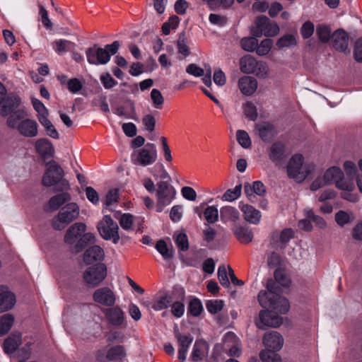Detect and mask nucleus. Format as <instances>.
<instances>
[{
    "label": "nucleus",
    "instance_id": "nucleus-58",
    "mask_svg": "<svg viewBox=\"0 0 362 362\" xmlns=\"http://www.w3.org/2000/svg\"><path fill=\"white\" fill-rule=\"evenodd\" d=\"M244 112L250 120L255 121L257 117V107L252 102H247L245 104Z\"/></svg>",
    "mask_w": 362,
    "mask_h": 362
},
{
    "label": "nucleus",
    "instance_id": "nucleus-10",
    "mask_svg": "<svg viewBox=\"0 0 362 362\" xmlns=\"http://www.w3.org/2000/svg\"><path fill=\"white\" fill-rule=\"evenodd\" d=\"M293 236L294 232L291 228H285L280 232L275 230L271 234L269 245L275 250H284Z\"/></svg>",
    "mask_w": 362,
    "mask_h": 362
},
{
    "label": "nucleus",
    "instance_id": "nucleus-2",
    "mask_svg": "<svg viewBox=\"0 0 362 362\" xmlns=\"http://www.w3.org/2000/svg\"><path fill=\"white\" fill-rule=\"evenodd\" d=\"M315 170L313 163H304L303 156L300 154L293 155L288 160L286 171L290 178L300 182Z\"/></svg>",
    "mask_w": 362,
    "mask_h": 362
},
{
    "label": "nucleus",
    "instance_id": "nucleus-63",
    "mask_svg": "<svg viewBox=\"0 0 362 362\" xmlns=\"http://www.w3.org/2000/svg\"><path fill=\"white\" fill-rule=\"evenodd\" d=\"M336 187L342 190L351 192L354 189V182L351 180H346L344 176L339 179L335 183Z\"/></svg>",
    "mask_w": 362,
    "mask_h": 362
},
{
    "label": "nucleus",
    "instance_id": "nucleus-37",
    "mask_svg": "<svg viewBox=\"0 0 362 362\" xmlns=\"http://www.w3.org/2000/svg\"><path fill=\"white\" fill-rule=\"evenodd\" d=\"M13 322L14 317L11 314H5L0 317V337L9 332Z\"/></svg>",
    "mask_w": 362,
    "mask_h": 362
},
{
    "label": "nucleus",
    "instance_id": "nucleus-41",
    "mask_svg": "<svg viewBox=\"0 0 362 362\" xmlns=\"http://www.w3.org/2000/svg\"><path fill=\"white\" fill-rule=\"evenodd\" d=\"M316 35L319 40L323 42H327L332 40L331 29L326 25H319L316 28Z\"/></svg>",
    "mask_w": 362,
    "mask_h": 362
},
{
    "label": "nucleus",
    "instance_id": "nucleus-55",
    "mask_svg": "<svg viewBox=\"0 0 362 362\" xmlns=\"http://www.w3.org/2000/svg\"><path fill=\"white\" fill-rule=\"evenodd\" d=\"M335 221L339 226L343 227L346 224L351 223V218L347 212L340 210L335 214Z\"/></svg>",
    "mask_w": 362,
    "mask_h": 362
},
{
    "label": "nucleus",
    "instance_id": "nucleus-35",
    "mask_svg": "<svg viewBox=\"0 0 362 362\" xmlns=\"http://www.w3.org/2000/svg\"><path fill=\"white\" fill-rule=\"evenodd\" d=\"M38 120L45 127L47 134L49 136L55 139H58L59 138V134L51 121L48 119V115L42 116L38 119Z\"/></svg>",
    "mask_w": 362,
    "mask_h": 362
},
{
    "label": "nucleus",
    "instance_id": "nucleus-62",
    "mask_svg": "<svg viewBox=\"0 0 362 362\" xmlns=\"http://www.w3.org/2000/svg\"><path fill=\"white\" fill-rule=\"evenodd\" d=\"M175 244L177 247L182 250L185 251L188 250L189 248V243H188V238L186 234L185 233H179L176 235L175 239Z\"/></svg>",
    "mask_w": 362,
    "mask_h": 362
},
{
    "label": "nucleus",
    "instance_id": "nucleus-21",
    "mask_svg": "<svg viewBox=\"0 0 362 362\" xmlns=\"http://www.w3.org/2000/svg\"><path fill=\"white\" fill-rule=\"evenodd\" d=\"M86 229V226L84 223H75L66 230L64 235L65 243L69 245L74 244L81 233L85 232Z\"/></svg>",
    "mask_w": 362,
    "mask_h": 362
},
{
    "label": "nucleus",
    "instance_id": "nucleus-18",
    "mask_svg": "<svg viewBox=\"0 0 362 362\" xmlns=\"http://www.w3.org/2000/svg\"><path fill=\"white\" fill-rule=\"evenodd\" d=\"M18 132L25 137H35L38 134V124L31 119H24L18 124Z\"/></svg>",
    "mask_w": 362,
    "mask_h": 362
},
{
    "label": "nucleus",
    "instance_id": "nucleus-61",
    "mask_svg": "<svg viewBox=\"0 0 362 362\" xmlns=\"http://www.w3.org/2000/svg\"><path fill=\"white\" fill-rule=\"evenodd\" d=\"M115 114L120 117H125L127 118L135 119L136 117V111L135 107L133 103L130 104V111L127 112L124 110V107L123 106L117 107L115 110Z\"/></svg>",
    "mask_w": 362,
    "mask_h": 362
},
{
    "label": "nucleus",
    "instance_id": "nucleus-44",
    "mask_svg": "<svg viewBox=\"0 0 362 362\" xmlns=\"http://www.w3.org/2000/svg\"><path fill=\"white\" fill-rule=\"evenodd\" d=\"M259 357L262 362H281L280 356L270 349L262 351Z\"/></svg>",
    "mask_w": 362,
    "mask_h": 362
},
{
    "label": "nucleus",
    "instance_id": "nucleus-51",
    "mask_svg": "<svg viewBox=\"0 0 362 362\" xmlns=\"http://www.w3.org/2000/svg\"><path fill=\"white\" fill-rule=\"evenodd\" d=\"M255 74L259 78H267L269 75V69L266 62L262 61H257L255 66Z\"/></svg>",
    "mask_w": 362,
    "mask_h": 362
},
{
    "label": "nucleus",
    "instance_id": "nucleus-15",
    "mask_svg": "<svg viewBox=\"0 0 362 362\" xmlns=\"http://www.w3.org/2000/svg\"><path fill=\"white\" fill-rule=\"evenodd\" d=\"M16 297L7 286H0V313L11 310L16 305Z\"/></svg>",
    "mask_w": 362,
    "mask_h": 362
},
{
    "label": "nucleus",
    "instance_id": "nucleus-4",
    "mask_svg": "<svg viewBox=\"0 0 362 362\" xmlns=\"http://www.w3.org/2000/svg\"><path fill=\"white\" fill-rule=\"evenodd\" d=\"M257 298L262 308H270L276 313L285 314L290 308L286 298L274 294L272 296H269L268 293L264 291H259Z\"/></svg>",
    "mask_w": 362,
    "mask_h": 362
},
{
    "label": "nucleus",
    "instance_id": "nucleus-48",
    "mask_svg": "<svg viewBox=\"0 0 362 362\" xmlns=\"http://www.w3.org/2000/svg\"><path fill=\"white\" fill-rule=\"evenodd\" d=\"M242 185H239L233 189H229L223 195V200L232 202L237 199L241 194Z\"/></svg>",
    "mask_w": 362,
    "mask_h": 362
},
{
    "label": "nucleus",
    "instance_id": "nucleus-13",
    "mask_svg": "<svg viewBox=\"0 0 362 362\" xmlns=\"http://www.w3.org/2000/svg\"><path fill=\"white\" fill-rule=\"evenodd\" d=\"M102 313L108 323L114 327H122L125 322V315L119 306H112L102 309Z\"/></svg>",
    "mask_w": 362,
    "mask_h": 362
},
{
    "label": "nucleus",
    "instance_id": "nucleus-36",
    "mask_svg": "<svg viewBox=\"0 0 362 362\" xmlns=\"http://www.w3.org/2000/svg\"><path fill=\"white\" fill-rule=\"evenodd\" d=\"M95 240V238L93 233H85L76 244L74 247L75 252L78 253L81 252L88 245L94 243Z\"/></svg>",
    "mask_w": 362,
    "mask_h": 362
},
{
    "label": "nucleus",
    "instance_id": "nucleus-17",
    "mask_svg": "<svg viewBox=\"0 0 362 362\" xmlns=\"http://www.w3.org/2000/svg\"><path fill=\"white\" fill-rule=\"evenodd\" d=\"M264 345L270 350L279 351L284 345V339L282 336L276 331L267 332L263 337Z\"/></svg>",
    "mask_w": 362,
    "mask_h": 362
},
{
    "label": "nucleus",
    "instance_id": "nucleus-39",
    "mask_svg": "<svg viewBox=\"0 0 362 362\" xmlns=\"http://www.w3.org/2000/svg\"><path fill=\"white\" fill-rule=\"evenodd\" d=\"M108 357L110 361H120L125 358V349L122 345L111 347L108 351Z\"/></svg>",
    "mask_w": 362,
    "mask_h": 362
},
{
    "label": "nucleus",
    "instance_id": "nucleus-60",
    "mask_svg": "<svg viewBox=\"0 0 362 362\" xmlns=\"http://www.w3.org/2000/svg\"><path fill=\"white\" fill-rule=\"evenodd\" d=\"M134 220V217L133 215L130 214H124L119 218V224L123 229L129 230L132 228Z\"/></svg>",
    "mask_w": 362,
    "mask_h": 362
},
{
    "label": "nucleus",
    "instance_id": "nucleus-45",
    "mask_svg": "<svg viewBox=\"0 0 362 362\" xmlns=\"http://www.w3.org/2000/svg\"><path fill=\"white\" fill-rule=\"evenodd\" d=\"M204 217L209 223H214L218 219V211L214 206H207L204 211Z\"/></svg>",
    "mask_w": 362,
    "mask_h": 362
},
{
    "label": "nucleus",
    "instance_id": "nucleus-46",
    "mask_svg": "<svg viewBox=\"0 0 362 362\" xmlns=\"http://www.w3.org/2000/svg\"><path fill=\"white\" fill-rule=\"evenodd\" d=\"M272 45L273 42L272 40L264 39L261 41L260 44L257 43L255 52L259 56H264L269 52L272 47Z\"/></svg>",
    "mask_w": 362,
    "mask_h": 362
},
{
    "label": "nucleus",
    "instance_id": "nucleus-54",
    "mask_svg": "<svg viewBox=\"0 0 362 362\" xmlns=\"http://www.w3.org/2000/svg\"><path fill=\"white\" fill-rule=\"evenodd\" d=\"M206 309L211 314H216L221 311L223 307V301L221 300H212L207 301Z\"/></svg>",
    "mask_w": 362,
    "mask_h": 362
},
{
    "label": "nucleus",
    "instance_id": "nucleus-34",
    "mask_svg": "<svg viewBox=\"0 0 362 362\" xmlns=\"http://www.w3.org/2000/svg\"><path fill=\"white\" fill-rule=\"evenodd\" d=\"M207 354V345L202 341H196L192 351V359L195 361H202Z\"/></svg>",
    "mask_w": 362,
    "mask_h": 362
},
{
    "label": "nucleus",
    "instance_id": "nucleus-27",
    "mask_svg": "<svg viewBox=\"0 0 362 362\" xmlns=\"http://www.w3.org/2000/svg\"><path fill=\"white\" fill-rule=\"evenodd\" d=\"M22 343L21 334H12L4 340V350L7 354L14 353Z\"/></svg>",
    "mask_w": 362,
    "mask_h": 362
},
{
    "label": "nucleus",
    "instance_id": "nucleus-3",
    "mask_svg": "<svg viewBox=\"0 0 362 362\" xmlns=\"http://www.w3.org/2000/svg\"><path fill=\"white\" fill-rule=\"evenodd\" d=\"M79 212V206L76 203L67 204L52 219V227L57 230L64 229L70 223L78 218Z\"/></svg>",
    "mask_w": 362,
    "mask_h": 362
},
{
    "label": "nucleus",
    "instance_id": "nucleus-49",
    "mask_svg": "<svg viewBox=\"0 0 362 362\" xmlns=\"http://www.w3.org/2000/svg\"><path fill=\"white\" fill-rule=\"evenodd\" d=\"M296 38L293 35H285L278 40L276 46L281 49L296 45Z\"/></svg>",
    "mask_w": 362,
    "mask_h": 362
},
{
    "label": "nucleus",
    "instance_id": "nucleus-20",
    "mask_svg": "<svg viewBox=\"0 0 362 362\" xmlns=\"http://www.w3.org/2000/svg\"><path fill=\"white\" fill-rule=\"evenodd\" d=\"M238 88L245 95H252L257 88V81L252 76H243L238 81Z\"/></svg>",
    "mask_w": 362,
    "mask_h": 362
},
{
    "label": "nucleus",
    "instance_id": "nucleus-38",
    "mask_svg": "<svg viewBox=\"0 0 362 362\" xmlns=\"http://www.w3.org/2000/svg\"><path fill=\"white\" fill-rule=\"evenodd\" d=\"M174 297L173 294L166 293L160 296L153 305V308L155 310H160L166 309L173 303Z\"/></svg>",
    "mask_w": 362,
    "mask_h": 362
},
{
    "label": "nucleus",
    "instance_id": "nucleus-28",
    "mask_svg": "<svg viewBox=\"0 0 362 362\" xmlns=\"http://www.w3.org/2000/svg\"><path fill=\"white\" fill-rule=\"evenodd\" d=\"M71 199L70 194L62 192L52 197L48 202V206L50 210L56 211L64 204Z\"/></svg>",
    "mask_w": 362,
    "mask_h": 362
},
{
    "label": "nucleus",
    "instance_id": "nucleus-11",
    "mask_svg": "<svg viewBox=\"0 0 362 362\" xmlns=\"http://www.w3.org/2000/svg\"><path fill=\"white\" fill-rule=\"evenodd\" d=\"M86 54L88 63L93 65L106 64L110 59L106 50L97 45L88 48Z\"/></svg>",
    "mask_w": 362,
    "mask_h": 362
},
{
    "label": "nucleus",
    "instance_id": "nucleus-33",
    "mask_svg": "<svg viewBox=\"0 0 362 362\" xmlns=\"http://www.w3.org/2000/svg\"><path fill=\"white\" fill-rule=\"evenodd\" d=\"M255 129L258 131L260 138L265 141H270L274 135V127L269 124H256Z\"/></svg>",
    "mask_w": 362,
    "mask_h": 362
},
{
    "label": "nucleus",
    "instance_id": "nucleus-16",
    "mask_svg": "<svg viewBox=\"0 0 362 362\" xmlns=\"http://www.w3.org/2000/svg\"><path fill=\"white\" fill-rule=\"evenodd\" d=\"M349 36L343 29H338L332 34L333 47L339 52H345L349 47Z\"/></svg>",
    "mask_w": 362,
    "mask_h": 362
},
{
    "label": "nucleus",
    "instance_id": "nucleus-19",
    "mask_svg": "<svg viewBox=\"0 0 362 362\" xmlns=\"http://www.w3.org/2000/svg\"><path fill=\"white\" fill-rule=\"evenodd\" d=\"M269 157L276 166H280L286 158L284 145L279 142L274 143L269 148Z\"/></svg>",
    "mask_w": 362,
    "mask_h": 362
},
{
    "label": "nucleus",
    "instance_id": "nucleus-12",
    "mask_svg": "<svg viewBox=\"0 0 362 362\" xmlns=\"http://www.w3.org/2000/svg\"><path fill=\"white\" fill-rule=\"evenodd\" d=\"M93 300L103 306L112 307L117 300L115 292L109 287H102L96 289L93 293Z\"/></svg>",
    "mask_w": 362,
    "mask_h": 362
},
{
    "label": "nucleus",
    "instance_id": "nucleus-29",
    "mask_svg": "<svg viewBox=\"0 0 362 362\" xmlns=\"http://www.w3.org/2000/svg\"><path fill=\"white\" fill-rule=\"evenodd\" d=\"M257 60L252 56L247 54L240 59V69L245 74H254Z\"/></svg>",
    "mask_w": 362,
    "mask_h": 362
},
{
    "label": "nucleus",
    "instance_id": "nucleus-32",
    "mask_svg": "<svg viewBox=\"0 0 362 362\" xmlns=\"http://www.w3.org/2000/svg\"><path fill=\"white\" fill-rule=\"evenodd\" d=\"M323 176L327 185H330L333 182L336 183L339 179L344 177V173L339 168L333 166L328 168Z\"/></svg>",
    "mask_w": 362,
    "mask_h": 362
},
{
    "label": "nucleus",
    "instance_id": "nucleus-52",
    "mask_svg": "<svg viewBox=\"0 0 362 362\" xmlns=\"http://www.w3.org/2000/svg\"><path fill=\"white\" fill-rule=\"evenodd\" d=\"M151 99L153 102V106L157 109H161L164 103V98L160 91L158 89L153 88L151 92Z\"/></svg>",
    "mask_w": 362,
    "mask_h": 362
},
{
    "label": "nucleus",
    "instance_id": "nucleus-31",
    "mask_svg": "<svg viewBox=\"0 0 362 362\" xmlns=\"http://www.w3.org/2000/svg\"><path fill=\"white\" fill-rule=\"evenodd\" d=\"M221 218L223 221L235 222L239 219L240 214L238 211L230 206H224L221 209Z\"/></svg>",
    "mask_w": 362,
    "mask_h": 362
},
{
    "label": "nucleus",
    "instance_id": "nucleus-57",
    "mask_svg": "<svg viewBox=\"0 0 362 362\" xmlns=\"http://www.w3.org/2000/svg\"><path fill=\"white\" fill-rule=\"evenodd\" d=\"M185 312V305L182 301L174 300L171 303V313L176 317H180Z\"/></svg>",
    "mask_w": 362,
    "mask_h": 362
},
{
    "label": "nucleus",
    "instance_id": "nucleus-5",
    "mask_svg": "<svg viewBox=\"0 0 362 362\" xmlns=\"http://www.w3.org/2000/svg\"><path fill=\"white\" fill-rule=\"evenodd\" d=\"M158 154L154 144L148 143L144 147L132 153L131 159L136 165L147 166L157 160Z\"/></svg>",
    "mask_w": 362,
    "mask_h": 362
},
{
    "label": "nucleus",
    "instance_id": "nucleus-50",
    "mask_svg": "<svg viewBox=\"0 0 362 362\" xmlns=\"http://www.w3.org/2000/svg\"><path fill=\"white\" fill-rule=\"evenodd\" d=\"M177 49L179 53L184 56H188L190 54L189 48L187 45V38L185 33H181L177 42Z\"/></svg>",
    "mask_w": 362,
    "mask_h": 362
},
{
    "label": "nucleus",
    "instance_id": "nucleus-59",
    "mask_svg": "<svg viewBox=\"0 0 362 362\" xmlns=\"http://www.w3.org/2000/svg\"><path fill=\"white\" fill-rule=\"evenodd\" d=\"M218 278L220 284L223 287L228 288L230 286V284L228 277V274L225 265H221L218 267Z\"/></svg>",
    "mask_w": 362,
    "mask_h": 362
},
{
    "label": "nucleus",
    "instance_id": "nucleus-40",
    "mask_svg": "<svg viewBox=\"0 0 362 362\" xmlns=\"http://www.w3.org/2000/svg\"><path fill=\"white\" fill-rule=\"evenodd\" d=\"M257 37L253 35V37L242 38L240 42V47L246 52H252L255 51L258 42Z\"/></svg>",
    "mask_w": 362,
    "mask_h": 362
},
{
    "label": "nucleus",
    "instance_id": "nucleus-14",
    "mask_svg": "<svg viewBox=\"0 0 362 362\" xmlns=\"http://www.w3.org/2000/svg\"><path fill=\"white\" fill-rule=\"evenodd\" d=\"M282 323V318L278 315H273L268 310H261L259 314V319L256 321V325L261 329L266 327H277Z\"/></svg>",
    "mask_w": 362,
    "mask_h": 362
},
{
    "label": "nucleus",
    "instance_id": "nucleus-6",
    "mask_svg": "<svg viewBox=\"0 0 362 362\" xmlns=\"http://www.w3.org/2000/svg\"><path fill=\"white\" fill-rule=\"evenodd\" d=\"M157 204L156 210L161 212L163 209L169 205L175 196V190L168 181H160L157 184Z\"/></svg>",
    "mask_w": 362,
    "mask_h": 362
},
{
    "label": "nucleus",
    "instance_id": "nucleus-9",
    "mask_svg": "<svg viewBox=\"0 0 362 362\" xmlns=\"http://www.w3.org/2000/svg\"><path fill=\"white\" fill-rule=\"evenodd\" d=\"M107 268L104 264L88 267L83 273L84 281L92 287L98 286L106 277Z\"/></svg>",
    "mask_w": 362,
    "mask_h": 362
},
{
    "label": "nucleus",
    "instance_id": "nucleus-7",
    "mask_svg": "<svg viewBox=\"0 0 362 362\" xmlns=\"http://www.w3.org/2000/svg\"><path fill=\"white\" fill-rule=\"evenodd\" d=\"M98 230L105 240H112L116 244L119 240V227L109 215H105L98 223Z\"/></svg>",
    "mask_w": 362,
    "mask_h": 362
},
{
    "label": "nucleus",
    "instance_id": "nucleus-64",
    "mask_svg": "<svg viewBox=\"0 0 362 362\" xmlns=\"http://www.w3.org/2000/svg\"><path fill=\"white\" fill-rule=\"evenodd\" d=\"M353 54L354 59L357 62L362 63V37L356 40L354 46Z\"/></svg>",
    "mask_w": 362,
    "mask_h": 362
},
{
    "label": "nucleus",
    "instance_id": "nucleus-23",
    "mask_svg": "<svg viewBox=\"0 0 362 362\" xmlns=\"http://www.w3.org/2000/svg\"><path fill=\"white\" fill-rule=\"evenodd\" d=\"M175 336L179 345L178 359L184 361L186 359L188 348L193 341V337L190 334L182 335L180 333H177Z\"/></svg>",
    "mask_w": 362,
    "mask_h": 362
},
{
    "label": "nucleus",
    "instance_id": "nucleus-1",
    "mask_svg": "<svg viewBox=\"0 0 362 362\" xmlns=\"http://www.w3.org/2000/svg\"><path fill=\"white\" fill-rule=\"evenodd\" d=\"M62 168L54 160L47 163V170L42 177V183L45 187L56 185V192L67 191L70 189L69 182L64 178Z\"/></svg>",
    "mask_w": 362,
    "mask_h": 362
},
{
    "label": "nucleus",
    "instance_id": "nucleus-8",
    "mask_svg": "<svg viewBox=\"0 0 362 362\" xmlns=\"http://www.w3.org/2000/svg\"><path fill=\"white\" fill-rule=\"evenodd\" d=\"M256 27L252 30V33L255 37H274L279 34V25L271 21L267 16L259 17L255 21Z\"/></svg>",
    "mask_w": 362,
    "mask_h": 362
},
{
    "label": "nucleus",
    "instance_id": "nucleus-24",
    "mask_svg": "<svg viewBox=\"0 0 362 362\" xmlns=\"http://www.w3.org/2000/svg\"><path fill=\"white\" fill-rule=\"evenodd\" d=\"M105 254L103 250L98 245L90 247L83 255V261L86 264H90L96 261L103 260Z\"/></svg>",
    "mask_w": 362,
    "mask_h": 362
},
{
    "label": "nucleus",
    "instance_id": "nucleus-47",
    "mask_svg": "<svg viewBox=\"0 0 362 362\" xmlns=\"http://www.w3.org/2000/svg\"><path fill=\"white\" fill-rule=\"evenodd\" d=\"M305 213L307 218L311 220L317 227L320 228H325L327 227L325 220L322 217L315 214L312 209H306Z\"/></svg>",
    "mask_w": 362,
    "mask_h": 362
},
{
    "label": "nucleus",
    "instance_id": "nucleus-53",
    "mask_svg": "<svg viewBox=\"0 0 362 362\" xmlns=\"http://www.w3.org/2000/svg\"><path fill=\"white\" fill-rule=\"evenodd\" d=\"M203 310L202 305L199 300H192L188 306V312L193 316H199Z\"/></svg>",
    "mask_w": 362,
    "mask_h": 362
},
{
    "label": "nucleus",
    "instance_id": "nucleus-42",
    "mask_svg": "<svg viewBox=\"0 0 362 362\" xmlns=\"http://www.w3.org/2000/svg\"><path fill=\"white\" fill-rule=\"evenodd\" d=\"M156 249L166 259H171L173 257V252L170 250L163 240H158L156 244Z\"/></svg>",
    "mask_w": 362,
    "mask_h": 362
},
{
    "label": "nucleus",
    "instance_id": "nucleus-30",
    "mask_svg": "<svg viewBox=\"0 0 362 362\" xmlns=\"http://www.w3.org/2000/svg\"><path fill=\"white\" fill-rule=\"evenodd\" d=\"M4 104L1 108V114L3 116L8 115L13 109L17 108L20 103V98L14 95L7 97L6 99L4 98Z\"/></svg>",
    "mask_w": 362,
    "mask_h": 362
},
{
    "label": "nucleus",
    "instance_id": "nucleus-26",
    "mask_svg": "<svg viewBox=\"0 0 362 362\" xmlns=\"http://www.w3.org/2000/svg\"><path fill=\"white\" fill-rule=\"evenodd\" d=\"M244 218L252 224H258L261 218V213L251 205L245 204L241 208Z\"/></svg>",
    "mask_w": 362,
    "mask_h": 362
},
{
    "label": "nucleus",
    "instance_id": "nucleus-43",
    "mask_svg": "<svg viewBox=\"0 0 362 362\" xmlns=\"http://www.w3.org/2000/svg\"><path fill=\"white\" fill-rule=\"evenodd\" d=\"M276 281L284 287H288L291 284V279L285 271L282 269H277L274 272Z\"/></svg>",
    "mask_w": 362,
    "mask_h": 362
},
{
    "label": "nucleus",
    "instance_id": "nucleus-56",
    "mask_svg": "<svg viewBox=\"0 0 362 362\" xmlns=\"http://www.w3.org/2000/svg\"><path fill=\"white\" fill-rule=\"evenodd\" d=\"M237 140L240 146L247 148L251 146V140L248 134L244 130L237 132Z\"/></svg>",
    "mask_w": 362,
    "mask_h": 362
},
{
    "label": "nucleus",
    "instance_id": "nucleus-22",
    "mask_svg": "<svg viewBox=\"0 0 362 362\" xmlns=\"http://www.w3.org/2000/svg\"><path fill=\"white\" fill-rule=\"evenodd\" d=\"M35 149L40 156L43 158L52 157L54 153V148L51 143L47 139H39L35 141Z\"/></svg>",
    "mask_w": 362,
    "mask_h": 362
},
{
    "label": "nucleus",
    "instance_id": "nucleus-25",
    "mask_svg": "<svg viewBox=\"0 0 362 362\" xmlns=\"http://www.w3.org/2000/svg\"><path fill=\"white\" fill-rule=\"evenodd\" d=\"M233 232L241 243L247 244L252 241L253 233L247 226L235 225L233 228Z\"/></svg>",
    "mask_w": 362,
    "mask_h": 362
}]
</instances>
